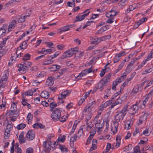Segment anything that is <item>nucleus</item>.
Returning a JSON list of instances; mask_svg holds the SVG:
<instances>
[{
    "label": "nucleus",
    "instance_id": "f257e3e1",
    "mask_svg": "<svg viewBox=\"0 0 153 153\" xmlns=\"http://www.w3.org/2000/svg\"><path fill=\"white\" fill-rule=\"evenodd\" d=\"M128 105L125 106L123 109L119 112L115 116V119L113 122L114 124L119 122L121 120H122L126 114L127 112L128 111Z\"/></svg>",
    "mask_w": 153,
    "mask_h": 153
},
{
    "label": "nucleus",
    "instance_id": "f03ea898",
    "mask_svg": "<svg viewBox=\"0 0 153 153\" xmlns=\"http://www.w3.org/2000/svg\"><path fill=\"white\" fill-rule=\"evenodd\" d=\"M59 108L54 109L52 112L51 117L53 120L56 121L59 120L61 116V111Z\"/></svg>",
    "mask_w": 153,
    "mask_h": 153
},
{
    "label": "nucleus",
    "instance_id": "7ed1b4c3",
    "mask_svg": "<svg viewBox=\"0 0 153 153\" xmlns=\"http://www.w3.org/2000/svg\"><path fill=\"white\" fill-rule=\"evenodd\" d=\"M51 138H50L49 140H48L47 141H44L43 143V147L44 149L47 152H49L50 150H53V148H51V142L50 141Z\"/></svg>",
    "mask_w": 153,
    "mask_h": 153
},
{
    "label": "nucleus",
    "instance_id": "20e7f679",
    "mask_svg": "<svg viewBox=\"0 0 153 153\" xmlns=\"http://www.w3.org/2000/svg\"><path fill=\"white\" fill-rule=\"evenodd\" d=\"M20 50V48L19 47L17 48L16 50V54L14 53L10 58L12 61H13V60L15 61L17 58H20L22 55L23 54L19 51Z\"/></svg>",
    "mask_w": 153,
    "mask_h": 153
},
{
    "label": "nucleus",
    "instance_id": "39448f33",
    "mask_svg": "<svg viewBox=\"0 0 153 153\" xmlns=\"http://www.w3.org/2000/svg\"><path fill=\"white\" fill-rule=\"evenodd\" d=\"M89 10H87L84 11L83 13H84V14L82 15H78L76 17V19L75 20V22H77V21H80L84 19L86 16H87L89 14L90 11L88 12L87 13H85L87 11Z\"/></svg>",
    "mask_w": 153,
    "mask_h": 153
},
{
    "label": "nucleus",
    "instance_id": "423d86ee",
    "mask_svg": "<svg viewBox=\"0 0 153 153\" xmlns=\"http://www.w3.org/2000/svg\"><path fill=\"white\" fill-rule=\"evenodd\" d=\"M35 135L34 131L32 130H30L27 133L26 135V137L27 140H31L34 139Z\"/></svg>",
    "mask_w": 153,
    "mask_h": 153
},
{
    "label": "nucleus",
    "instance_id": "0eeeda50",
    "mask_svg": "<svg viewBox=\"0 0 153 153\" xmlns=\"http://www.w3.org/2000/svg\"><path fill=\"white\" fill-rule=\"evenodd\" d=\"M71 91L68 90H66L62 92L61 95L59 96L58 99H65L67 96H68L71 93Z\"/></svg>",
    "mask_w": 153,
    "mask_h": 153
},
{
    "label": "nucleus",
    "instance_id": "6e6552de",
    "mask_svg": "<svg viewBox=\"0 0 153 153\" xmlns=\"http://www.w3.org/2000/svg\"><path fill=\"white\" fill-rule=\"evenodd\" d=\"M137 102L135 104L132 105L130 108V111L131 112V114L132 115H134L139 109V107L137 105Z\"/></svg>",
    "mask_w": 153,
    "mask_h": 153
},
{
    "label": "nucleus",
    "instance_id": "1a4fd4ad",
    "mask_svg": "<svg viewBox=\"0 0 153 153\" xmlns=\"http://www.w3.org/2000/svg\"><path fill=\"white\" fill-rule=\"evenodd\" d=\"M74 26V25H70L63 27L61 28H59V29L60 30L59 33H61L62 32L69 30H70V28H72Z\"/></svg>",
    "mask_w": 153,
    "mask_h": 153
},
{
    "label": "nucleus",
    "instance_id": "9d476101",
    "mask_svg": "<svg viewBox=\"0 0 153 153\" xmlns=\"http://www.w3.org/2000/svg\"><path fill=\"white\" fill-rule=\"evenodd\" d=\"M135 62V59H134L133 58L131 59L130 62L129 63L127 66L126 72L129 73L131 71L132 68L131 66L133 65L134 64Z\"/></svg>",
    "mask_w": 153,
    "mask_h": 153
},
{
    "label": "nucleus",
    "instance_id": "9b49d317",
    "mask_svg": "<svg viewBox=\"0 0 153 153\" xmlns=\"http://www.w3.org/2000/svg\"><path fill=\"white\" fill-rule=\"evenodd\" d=\"M18 67L19 68L18 69V71H22L23 72L27 69L29 68L30 67L28 66L22 64H19L18 65Z\"/></svg>",
    "mask_w": 153,
    "mask_h": 153
},
{
    "label": "nucleus",
    "instance_id": "f8f14e48",
    "mask_svg": "<svg viewBox=\"0 0 153 153\" xmlns=\"http://www.w3.org/2000/svg\"><path fill=\"white\" fill-rule=\"evenodd\" d=\"M101 41L100 38H98L97 37H94L91 39V44H95L96 45L98 44Z\"/></svg>",
    "mask_w": 153,
    "mask_h": 153
},
{
    "label": "nucleus",
    "instance_id": "ddd939ff",
    "mask_svg": "<svg viewBox=\"0 0 153 153\" xmlns=\"http://www.w3.org/2000/svg\"><path fill=\"white\" fill-rule=\"evenodd\" d=\"M122 100L120 98H118L116 101L112 103L111 105L110 106L111 109H112L116 105H118L120 104H121L122 102Z\"/></svg>",
    "mask_w": 153,
    "mask_h": 153
},
{
    "label": "nucleus",
    "instance_id": "4468645a",
    "mask_svg": "<svg viewBox=\"0 0 153 153\" xmlns=\"http://www.w3.org/2000/svg\"><path fill=\"white\" fill-rule=\"evenodd\" d=\"M54 83V81L52 77L51 76L48 77L46 81V84L48 86L52 85Z\"/></svg>",
    "mask_w": 153,
    "mask_h": 153
},
{
    "label": "nucleus",
    "instance_id": "2eb2a0df",
    "mask_svg": "<svg viewBox=\"0 0 153 153\" xmlns=\"http://www.w3.org/2000/svg\"><path fill=\"white\" fill-rule=\"evenodd\" d=\"M73 54V52H72L71 50H69L65 52L63 56H64V58H66L67 57L71 56Z\"/></svg>",
    "mask_w": 153,
    "mask_h": 153
},
{
    "label": "nucleus",
    "instance_id": "dca6fc26",
    "mask_svg": "<svg viewBox=\"0 0 153 153\" xmlns=\"http://www.w3.org/2000/svg\"><path fill=\"white\" fill-rule=\"evenodd\" d=\"M61 68L60 65H53L50 67V69L51 71H55L59 70Z\"/></svg>",
    "mask_w": 153,
    "mask_h": 153
},
{
    "label": "nucleus",
    "instance_id": "f3484780",
    "mask_svg": "<svg viewBox=\"0 0 153 153\" xmlns=\"http://www.w3.org/2000/svg\"><path fill=\"white\" fill-rule=\"evenodd\" d=\"M49 96V94L48 92L47 91H42L40 95V96L44 98L48 99V98Z\"/></svg>",
    "mask_w": 153,
    "mask_h": 153
},
{
    "label": "nucleus",
    "instance_id": "a211bd4d",
    "mask_svg": "<svg viewBox=\"0 0 153 153\" xmlns=\"http://www.w3.org/2000/svg\"><path fill=\"white\" fill-rule=\"evenodd\" d=\"M33 127L34 128H40L41 129L44 128L45 126L42 124L40 123H36L33 125Z\"/></svg>",
    "mask_w": 153,
    "mask_h": 153
},
{
    "label": "nucleus",
    "instance_id": "6ab92c4d",
    "mask_svg": "<svg viewBox=\"0 0 153 153\" xmlns=\"http://www.w3.org/2000/svg\"><path fill=\"white\" fill-rule=\"evenodd\" d=\"M95 126L96 128L97 129L98 131H102L101 129L103 126V123H96L95 124Z\"/></svg>",
    "mask_w": 153,
    "mask_h": 153
},
{
    "label": "nucleus",
    "instance_id": "aec40b11",
    "mask_svg": "<svg viewBox=\"0 0 153 153\" xmlns=\"http://www.w3.org/2000/svg\"><path fill=\"white\" fill-rule=\"evenodd\" d=\"M97 143V140L95 139H93L92 140V146L90 149V151H92L94 150L96 148V144Z\"/></svg>",
    "mask_w": 153,
    "mask_h": 153
},
{
    "label": "nucleus",
    "instance_id": "412c9836",
    "mask_svg": "<svg viewBox=\"0 0 153 153\" xmlns=\"http://www.w3.org/2000/svg\"><path fill=\"white\" fill-rule=\"evenodd\" d=\"M16 24V21L15 20H13L8 26V31H11L13 27H15V25Z\"/></svg>",
    "mask_w": 153,
    "mask_h": 153
},
{
    "label": "nucleus",
    "instance_id": "4be33fe9",
    "mask_svg": "<svg viewBox=\"0 0 153 153\" xmlns=\"http://www.w3.org/2000/svg\"><path fill=\"white\" fill-rule=\"evenodd\" d=\"M24 133L23 132L21 133L19 137V143L21 144L24 143L25 142V140L24 139Z\"/></svg>",
    "mask_w": 153,
    "mask_h": 153
},
{
    "label": "nucleus",
    "instance_id": "5701e85b",
    "mask_svg": "<svg viewBox=\"0 0 153 153\" xmlns=\"http://www.w3.org/2000/svg\"><path fill=\"white\" fill-rule=\"evenodd\" d=\"M114 124L115 125L114 127V128H112L111 130V131L113 132V134H115L117 133V130L118 129L119 124L118 123H117Z\"/></svg>",
    "mask_w": 153,
    "mask_h": 153
},
{
    "label": "nucleus",
    "instance_id": "b1692460",
    "mask_svg": "<svg viewBox=\"0 0 153 153\" xmlns=\"http://www.w3.org/2000/svg\"><path fill=\"white\" fill-rule=\"evenodd\" d=\"M57 106V104L55 102H51L49 105V106H50V108H51V109H50V111H53V110L54 109V108L55 107Z\"/></svg>",
    "mask_w": 153,
    "mask_h": 153
},
{
    "label": "nucleus",
    "instance_id": "393cba45",
    "mask_svg": "<svg viewBox=\"0 0 153 153\" xmlns=\"http://www.w3.org/2000/svg\"><path fill=\"white\" fill-rule=\"evenodd\" d=\"M139 85H138L133 89L132 91V93L136 94L139 91H141V89L139 90Z\"/></svg>",
    "mask_w": 153,
    "mask_h": 153
},
{
    "label": "nucleus",
    "instance_id": "a878e982",
    "mask_svg": "<svg viewBox=\"0 0 153 153\" xmlns=\"http://www.w3.org/2000/svg\"><path fill=\"white\" fill-rule=\"evenodd\" d=\"M59 148L62 152H67L68 151V149L67 148L65 147V146H63L59 145Z\"/></svg>",
    "mask_w": 153,
    "mask_h": 153
},
{
    "label": "nucleus",
    "instance_id": "bb28decb",
    "mask_svg": "<svg viewBox=\"0 0 153 153\" xmlns=\"http://www.w3.org/2000/svg\"><path fill=\"white\" fill-rule=\"evenodd\" d=\"M110 63H108L105 66V69H102V70L101 71V72L100 74V75L101 77L103 76L105 74V69L108 68V67H107L108 65H109Z\"/></svg>",
    "mask_w": 153,
    "mask_h": 153
},
{
    "label": "nucleus",
    "instance_id": "cd10ccee",
    "mask_svg": "<svg viewBox=\"0 0 153 153\" xmlns=\"http://www.w3.org/2000/svg\"><path fill=\"white\" fill-rule=\"evenodd\" d=\"M84 54V53L83 52L78 51L76 54V57L77 59H79Z\"/></svg>",
    "mask_w": 153,
    "mask_h": 153
},
{
    "label": "nucleus",
    "instance_id": "c85d7f7f",
    "mask_svg": "<svg viewBox=\"0 0 153 153\" xmlns=\"http://www.w3.org/2000/svg\"><path fill=\"white\" fill-rule=\"evenodd\" d=\"M7 72V71L6 72H5V74L2 76L1 80L2 81H5L6 82L7 81L8 75V74Z\"/></svg>",
    "mask_w": 153,
    "mask_h": 153
},
{
    "label": "nucleus",
    "instance_id": "c756f323",
    "mask_svg": "<svg viewBox=\"0 0 153 153\" xmlns=\"http://www.w3.org/2000/svg\"><path fill=\"white\" fill-rule=\"evenodd\" d=\"M127 0H121L118 4V5L120 8L126 5L125 2Z\"/></svg>",
    "mask_w": 153,
    "mask_h": 153
},
{
    "label": "nucleus",
    "instance_id": "7c9ffc66",
    "mask_svg": "<svg viewBox=\"0 0 153 153\" xmlns=\"http://www.w3.org/2000/svg\"><path fill=\"white\" fill-rule=\"evenodd\" d=\"M27 16H24L23 17H20L19 18H16L18 22L21 23L25 21V18L27 17Z\"/></svg>",
    "mask_w": 153,
    "mask_h": 153
},
{
    "label": "nucleus",
    "instance_id": "2f4dec72",
    "mask_svg": "<svg viewBox=\"0 0 153 153\" xmlns=\"http://www.w3.org/2000/svg\"><path fill=\"white\" fill-rule=\"evenodd\" d=\"M53 62V61L48 59L47 60L45 61V62L43 63L42 65H48L49 64H52Z\"/></svg>",
    "mask_w": 153,
    "mask_h": 153
},
{
    "label": "nucleus",
    "instance_id": "473e14b6",
    "mask_svg": "<svg viewBox=\"0 0 153 153\" xmlns=\"http://www.w3.org/2000/svg\"><path fill=\"white\" fill-rule=\"evenodd\" d=\"M26 126V125L24 123H21L18 125L16 128L18 130L22 129Z\"/></svg>",
    "mask_w": 153,
    "mask_h": 153
},
{
    "label": "nucleus",
    "instance_id": "72a5a7b5",
    "mask_svg": "<svg viewBox=\"0 0 153 153\" xmlns=\"http://www.w3.org/2000/svg\"><path fill=\"white\" fill-rule=\"evenodd\" d=\"M4 46H3L0 45V54H2L3 55L6 53V51H4Z\"/></svg>",
    "mask_w": 153,
    "mask_h": 153
},
{
    "label": "nucleus",
    "instance_id": "f704fd0d",
    "mask_svg": "<svg viewBox=\"0 0 153 153\" xmlns=\"http://www.w3.org/2000/svg\"><path fill=\"white\" fill-rule=\"evenodd\" d=\"M10 38V37L9 36L7 37V38H4V39H3V41L1 42L0 45H1L2 46H5L6 42L7 41V40Z\"/></svg>",
    "mask_w": 153,
    "mask_h": 153
},
{
    "label": "nucleus",
    "instance_id": "c9c22d12",
    "mask_svg": "<svg viewBox=\"0 0 153 153\" xmlns=\"http://www.w3.org/2000/svg\"><path fill=\"white\" fill-rule=\"evenodd\" d=\"M87 74H88V73H87V71L85 69L82 71L81 73H80L77 76V77H81L83 76H84L86 75Z\"/></svg>",
    "mask_w": 153,
    "mask_h": 153
},
{
    "label": "nucleus",
    "instance_id": "e433bc0d",
    "mask_svg": "<svg viewBox=\"0 0 153 153\" xmlns=\"http://www.w3.org/2000/svg\"><path fill=\"white\" fill-rule=\"evenodd\" d=\"M77 137L76 134L74 135L73 136H72L70 140V142H72L74 144V142L76 140Z\"/></svg>",
    "mask_w": 153,
    "mask_h": 153
},
{
    "label": "nucleus",
    "instance_id": "4c0bfd02",
    "mask_svg": "<svg viewBox=\"0 0 153 153\" xmlns=\"http://www.w3.org/2000/svg\"><path fill=\"white\" fill-rule=\"evenodd\" d=\"M6 82L1 80L0 81V89L1 87L4 88L6 85Z\"/></svg>",
    "mask_w": 153,
    "mask_h": 153
},
{
    "label": "nucleus",
    "instance_id": "58836bf2",
    "mask_svg": "<svg viewBox=\"0 0 153 153\" xmlns=\"http://www.w3.org/2000/svg\"><path fill=\"white\" fill-rule=\"evenodd\" d=\"M100 81L103 84V85H105V86H106L107 82H109V80H108L105 78L101 79Z\"/></svg>",
    "mask_w": 153,
    "mask_h": 153
},
{
    "label": "nucleus",
    "instance_id": "ea45409f",
    "mask_svg": "<svg viewBox=\"0 0 153 153\" xmlns=\"http://www.w3.org/2000/svg\"><path fill=\"white\" fill-rule=\"evenodd\" d=\"M109 12L111 13V15L112 16H113L112 17L113 18H114V16H115L117 15V12L115 11L113 8L109 11Z\"/></svg>",
    "mask_w": 153,
    "mask_h": 153
},
{
    "label": "nucleus",
    "instance_id": "a19ab883",
    "mask_svg": "<svg viewBox=\"0 0 153 153\" xmlns=\"http://www.w3.org/2000/svg\"><path fill=\"white\" fill-rule=\"evenodd\" d=\"M126 74L125 75H123L122 76H121L117 80V83H119L120 82H122V81H123V79L126 78Z\"/></svg>",
    "mask_w": 153,
    "mask_h": 153
},
{
    "label": "nucleus",
    "instance_id": "79ce46f5",
    "mask_svg": "<svg viewBox=\"0 0 153 153\" xmlns=\"http://www.w3.org/2000/svg\"><path fill=\"white\" fill-rule=\"evenodd\" d=\"M130 122L129 121H128L127 122L126 124L125 125V128H126L127 130L130 129L131 128V126H130L131 123H130Z\"/></svg>",
    "mask_w": 153,
    "mask_h": 153
},
{
    "label": "nucleus",
    "instance_id": "37998d69",
    "mask_svg": "<svg viewBox=\"0 0 153 153\" xmlns=\"http://www.w3.org/2000/svg\"><path fill=\"white\" fill-rule=\"evenodd\" d=\"M104 86H105V85H103V84L100 81V82L97 84V88L102 89L100 90L101 91L103 89V87Z\"/></svg>",
    "mask_w": 153,
    "mask_h": 153
},
{
    "label": "nucleus",
    "instance_id": "c03bdc74",
    "mask_svg": "<svg viewBox=\"0 0 153 153\" xmlns=\"http://www.w3.org/2000/svg\"><path fill=\"white\" fill-rule=\"evenodd\" d=\"M93 136L92 135H90L89 136V137L88 138L85 145H88L91 142V140L93 138Z\"/></svg>",
    "mask_w": 153,
    "mask_h": 153
},
{
    "label": "nucleus",
    "instance_id": "a18cd8bd",
    "mask_svg": "<svg viewBox=\"0 0 153 153\" xmlns=\"http://www.w3.org/2000/svg\"><path fill=\"white\" fill-rule=\"evenodd\" d=\"M30 57V55L29 54H26L25 55L24 57L23 58V60L25 61L29 60Z\"/></svg>",
    "mask_w": 153,
    "mask_h": 153
},
{
    "label": "nucleus",
    "instance_id": "49530a36",
    "mask_svg": "<svg viewBox=\"0 0 153 153\" xmlns=\"http://www.w3.org/2000/svg\"><path fill=\"white\" fill-rule=\"evenodd\" d=\"M92 111V110L89 107H87V105L85 107V109L83 111V113H86V112H91Z\"/></svg>",
    "mask_w": 153,
    "mask_h": 153
},
{
    "label": "nucleus",
    "instance_id": "de8ad7c7",
    "mask_svg": "<svg viewBox=\"0 0 153 153\" xmlns=\"http://www.w3.org/2000/svg\"><path fill=\"white\" fill-rule=\"evenodd\" d=\"M79 49L78 47H75L71 49V50L72 52H73L74 54H76L78 51Z\"/></svg>",
    "mask_w": 153,
    "mask_h": 153
},
{
    "label": "nucleus",
    "instance_id": "09e8293b",
    "mask_svg": "<svg viewBox=\"0 0 153 153\" xmlns=\"http://www.w3.org/2000/svg\"><path fill=\"white\" fill-rule=\"evenodd\" d=\"M111 148V144L110 143H108L106 148L105 152L108 153L109 152V149Z\"/></svg>",
    "mask_w": 153,
    "mask_h": 153
},
{
    "label": "nucleus",
    "instance_id": "8fccbe9b",
    "mask_svg": "<svg viewBox=\"0 0 153 153\" xmlns=\"http://www.w3.org/2000/svg\"><path fill=\"white\" fill-rule=\"evenodd\" d=\"M114 21V18L111 17L108 19L106 21V23L109 24H111Z\"/></svg>",
    "mask_w": 153,
    "mask_h": 153
},
{
    "label": "nucleus",
    "instance_id": "3c124183",
    "mask_svg": "<svg viewBox=\"0 0 153 153\" xmlns=\"http://www.w3.org/2000/svg\"><path fill=\"white\" fill-rule=\"evenodd\" d=\"M146 117L144 116H143L141 117L139 119V122L140 123H142L143 121L146 120Z\"/></svg>",
    "mask_w": 153,
    "mask_h": 153
},
{
    "label": "nucleus",
    "instance_id": "603ef678",
    "mask_svg": "<svg viewBox=\"0 0 153 153\" xmlns=\"http://www.w3.org/2000/svg\"><path fill=\"white\" fill-rule=\"evenodd\" d=\"M67 4L68 6L74 7L75 6V3L74 2H68Z\"/></svg>",
    "mask_w": 153,
    "mask_h": 153
},
{
    "label": "nucleus",
    "instance_id": "864d4df0",
    "mask_svg": "<svg viewBox=\"0 0 153 153\" xmlns=\"http://www.w3.org/2000/svg\"><path fill=\"white\" fill-rule=\"evenodd\" d=\"M95 103V102L94 101L93 102H91V103H88L87 105V107H89L91 109V110H92V108L93 107V106H92L94 105Z\"/></svg>",
    "mask_w": 153,
    "mask_h": 153
},
{
    "label": "nucleus",
    "instance_id": "5fc2aeb1",
    "mask_svg": "<svg viewBox=\"0 0 153 153\" xmlns=\"http://www.w3.org/2000/svg\"><path fill=\"white\" fill-rule=\"evenodd\" d=\"M67 118V117L66 116H62L61 118L60 117L59 120V121L61 122H64L66 120Z\"/></svg>",
    "mask_w": 153,
    "mask_h": 153
},
{
    "label": "nucleus",
    "instance_id": "6e6d98bb",
    "mask_svg": "<svg viewBox=\"0 0 153 153\" xmlns=\"http://www.w3.org/2000/svg\"><path fill=\"white\" fill-rule=\"evenodd\" d=\"M16 103L13 102L12 104L11 105V109L12 110H14L15 111L16 110Z\"/></svg>",
    "mask_w": 153,
    "mask_h": 153
},
{
    "label": "nucleus",
    "instance_id": "4d7b16f0",
    "mask_svg": "<svg viewBox=\"0 0 153 153\" xmlns=\"http://www.w3.org/2000/svg\"><path fill=\"white\" fill-rule=\"evenodd\" d=\"M92 116V114L91 112H88V114L87 115V117H86V121L88 122L89 120Z\"/></svg>",
    "mask_w": 153,
    "mask_h": 153
},
{
    "label": "nucleus",
    "instance_id": "13d9d810",
    "mask_svg": "<svg viewBox=\"0 0 153 153\" xmlns=\"http://www.w3.org/2000/svg\"><path fill=\"white\" fill-rule=\"evenodd\" d=\"M109 25H106L103 26V27H102L101 28L103 31V32H104V31L108 29L109 28Z\"/></svg>",
    "mask_w": 153,
    "mask_h": 153
},
{
    "label": "nucleus",
    "instance_id": "bf43d9fd",
    "mask_svg": "<svg viewBox=\"0 0 153 153\" xmlns=\"http://www.w3.org/2000/svg\"><path fill=\"white\" fill-rule=\"evenodd\" d=\"M90 123L91 124V122H90L89 123H87V124L88 125L87 127V129L88 131L90 130L93 126V125H92L89 124Z\"/></svg>",
    "mask_w": 153,
    "mask_h": 153
},
{
    "label": "nucleus",
    "instance_id": "052dcab7",
    "mask_svg": "<svg viewBox=\"0 0 153 153\" xmlns=\"http://www.w3.org/2000/svg\"><path fill=\"white\" fill-rule=\"evenodd\" d=\"M66 64L68 67H69L72 68L73 67L74 65L72 64L71 62L70 61H68L66 62Z\"/></svg>",
    "mask_w": 153,
    "mask_h": 153
},
{
    "label": "nucleus",
    "instance_id": "680f3d73",
    "mask_svg": "<svg viewBox=\"0 0 153 153\" xmlns=\"http://www.w3.org/2000/svg\"><path fill=\"white\" fill-rule=\"evenodd\" d=\"M12 128V126L10 124V123L8 124L7 126L6 129L5 130H8V131H10L11 130Z\"/></svg>",
    "mask_w": 153,
    "mask_h": 153
},
{
    "label": "nucleus",
    "instance_id": "e2e57ef3",
    "mask_svg": "<svg viewBox=\"0 0 153 153\" xmlns=\"http://www.w3.org/2000/svg\"><path fill=\"white\" fill-rule=\"evenodd\" d=\"M23 65L27 66H28L30 67V65H31L32 63L30 62H27V60L24 61Z\"/></svg>",
    "mask_w": 153,
    "mask_h": 153
},
{
    "label": "nucleus",
    "instance_id": "0e129e2a",
    "mask_svg": "<svg viewBox=\"0 0 153 153\" xmlns=\"http://www.w3.org/2000/svg\"><path fill=\"white\" fill-rule=\"evenodd\" d=\"M126 53L125 51H123L121 53L116 55L117 56L120 58L121 56H124L125 55Z\"/></svg>",
    "mask_w": 153,
    "mask_h": 153
},
{
    "label": "nucleus",
    "instance_id": "69168bd1",
    "mask_svg": "<svg viewBox=\"0 0 153 153\" xmlns=\"http://www.w3.org/2000/svg\"><path fill=\"white\" fill-rule=\"evenodd\" d=\"M45 75V73L44 72H41L37 76V77L38 78H42Z\"/></svg>",
    "mask_w": 153,
    "mask_h": 153
},
{
    "label": "nucleus",
    "instance_id": "338daca9",
    "mask_svg": "<svg viewBox=\"0 0 153 153\" xmlns=\"http://www.w3.org/2000/svg\"><path fill=\"white\" fill-rule=\"evenodd\" d=\"M27 100L25 99H23L22 100V104L24 106L26 105L28 103L27 102Z\"/></svg>",
    "mask_w": 153,
    "mask_h": 153
},
{
    "label": "nucleus",
    "instance_id": "774afa93",
    "mask_svg": "<svg viewBox=\"0 0 153 153\" xmlns=\"http://www.w3.org/2000/svg\"><path fill=\"white\" fill-rule=\"evenodd\" d=\"M33 149L31 148H29L27 149L26 153H33Z\"/></svg>",
    "mask_w": 153,
    "mask_h": 153
}]
</instances>
